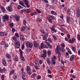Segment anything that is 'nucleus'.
<instances>
[{"mask_svg":"<svg viewBox=\"0 0 80 80\" xmlns=\"http://www.w3.org/2000/svg\"><path fill=\"white\" fill-rule=\"evenodd\" d=\"M8 31H5L4 32V35L5 36H7L8 35Z\"/></svg>","mask_w":80,"mask_h":80,"instance_id":"nucleus-41","label":"nucleus"},{"mask_svg":"<svg viewBox=\"0 0 80 80\" xmlns=\"http://www.w3.org/2000/svg\"><path fill=\"white\" fill-rule=\"evenodd\" d=\"M47 71H48V73H49L50 74H51V73H52V71H51L49 69H48Z\"/></svg>","mask_w":80,"mask_h":80,"instance_id":"nucleus-49","label":"nucleus"},{"mask_svg":"<svg viewBox=\"0 0 80 80\" xmlns=\"http://www.w3.org/2000/svg\"><path fill=\"white\" fill-rule=\"evenodd\" d=\"M0 7L2 12H5L6 10L5 8L2 6H1Z\"/></svg>","mask_w":80,"mask_h":80,"instance_id":"nucleus-13","label":"nucleus"},{"mask_svg":"<svg viewBox=\"0 0 80 80\" xmlns=\"http://www.w3.org/2000/svg\"><path fill=\"white\" fill-rule=\"evenodd\" d=\"M75 58V55L73 54L70 57V61H73Z\"/></svg>","mask_w":80,"mask_h":80,"instance_id":"nucleus-10","label":"nucleus"},{"mask_svg":"<svg viewBox=\"0 0 80 80\" xmlns=\"http://www.w3.org/2000/svg\"><path fill=\"white\" fill-rule=\"evenodd\" d=\"M67 37L68 39H70V33H68L67 35Z\"/></svg>","mask_w":80,"mask_h":80,"instance_id":"nucleus-43","label":"nucleus"},{"mask_svg":"<svg viewBox=\"0 0 80 80\" xmlns=\"http://www.w3.org/2000/svg\"><path fill=\"white\" fill-rule=\"evenodd\" d=\"M55 25H53L51 28V30H52V33H54L55 32H57V30L55 29Z\"/></svg>","mask_w":80,"mask_h":80,"instance_id":"nucleus-4","label":"nucleus"},{"mask_svg":"<svg viewBox=\"0 0 80 80\" xmlns=\"http://www.w3.org/2000/svg\"><path fill=\"white\" fill-rule=\"evenodd\" d=\"M3 70L2 68L0 67V73H3Z\"/></svg>","mask_w":80,"mask_h":80,"instance_id":"nucleus-48","label":"nucleus"},{"mask_svg":"<svg viewBox=\"0 0 80 80\" xmlns=\"http://www.w3.org/2000/svg\"><path fill=\"white\" fill-rule=\"evenodd\" d=\"M55 52L56 54H58V55H60L61 54V53L60 52V50L59 49H56Z\"/></svg>","mask_w":80,"mask_h":80,"instance_id":"nucleus-14","label":"nucleus"},{"mask_svg":"<svg viewBox=\"0 0 80 80\" xmlns=\"http://www.w3.org/2000/svg\"><path fill=\"white\" fill-rule=\"evenodd\" d=\"M46 61L48 65H50V59H49L48 58H46Z\"/></svg>","mask_w":80,"mask_h":80,"instance_id":"nucleus-15","label":"nucleus"},{"mask_svg":"<svg viewBox=\"0 0 80 80\" xmlns=\"http://www.w3.org/2000/svg\"><path fill=\"white\" fill-rule=\"evenodd\" d=\"M35 65H38L39 64L38 62V61H37V60H35Z\"/></svg>","mask_w":80,"mask_h":80,"instance_id":"nucleus-46","label":"nucleus"},{"mask_svg":"<svg viewBox=\"0 0 80 80\" xmlns=\"http://www.w3.org/2000/svg\"><path fill=\"white\" fill-rule=\"evenodd\" d=\"M23 24L24 25H25L27 23V19H25L23 20Z\"/></svg>","mask_w":80,"mask_h":80,"instance_id":"nucleus-25","label":"nucleus"},{"mask_svg":"<svg viewBox=\"0 0 80 80\" xmlns=\"http://www.w3.org/2000/svg\"><path fill=\"white\" fill-rule=\"evenodd\" d=\"M58 60L59 61H60V57H61V55L58 54Z\"/></svg>","mask_w":80,"mask_h":80,"instance_id":"nucleus-56","label":"nucleus"},{"mask_svg":"<svg viewBox=\"0 0 80 80\" xmlns=\"http://www.w3.org/2000/svg\"><path fill=\"white\" fill-rule=\"evenodd\" d=\"M77 19L75 20H74L73 21V23L74 25H75L77 23V20H76Z\"/></svg>","mask_w":80,"mask_h":80,"instance_id":"nucleus-45","label":"nucleus"},{"mask_svg":"<svg viewBox=\"0 0 80 80\" xmlns=\"http://www.w3.org/2000/svg\"><path fill=\"white\" fill-rule=\"evenodd\" d=\"M4 35V32H0V36H3Z\"/></svg>","mask_w":80,"mask_h":80,"instance_id":"nucleus-38","label":"nucleus"},{"mask_svg":"<svg viewBox=\"0 0 80 80\" xmlns=\"http://www.w3.org/2000/svg\"><path fill=\"white\" fill-rule=\"evenodd\" d=\"M49 18H52V20L55 19V17L53 16L50 15L49 16Z\"/></svg>","mask_w":80,"mask_h":80,"instance_id":"nucleus-29","label":"nucleus"},{"mask_svg":"<svg viewBox=\"0 0 80 80\" xmlns=\"http://www.w3.org/2000/svg\"><path fill=\"white\" fill-rule=\"evenodd\" d=\"M7 9L9 12H12V8L11 6L8 7L7 8Z\"/></svg>","mask_w":80,"mask_h":80,"instance_id":"nucleus-12","label":"nucleus"},{"mask_svg":"<svg viewBox=\"0 0 80 80\" xmlns=\"http://www.w3.org/2000/svg\"><path fill=\"white\" fill-rule=\"evenodd\" d=\"M52 37L55 41H57V38L55 35H53Z\"/></svg>","mask_w":80,"mask_h":80,"instance_id":"nucleus-37","label":"nucleus"},{"mask_svg":"<svg viewBox=\"0 0 80 80\" xmlns=\"http://www.w3.org/2000/svg\"><path fill=\"white\" fill-rule=\"evenodd\" d=\"M30 43L29 42H28V41H26L25 42V44H26V45L27 47L28 48V45H29V43Z\"/></svg>","mask_w":80,"mask_h":80,"instance_id":"nucleus-27","label":"nucleus"},{"mask_svg":"<svg viewBox=\"0 0 80 80\" xmlns=\"http://www.w3.org/2000/svg\"><path fill=\"white\" fill-rule=\"evenodd\" d=\"M33 47V44L32 43H29V45L28 48H32V47Z\"/></svg>","mask_w":80,"mask_h":80,"instance_id":"nucleus-17","label":"nucleus"},{"mask_svg":"<svg viewBox=\"0 0 80 80\" xmlns=\"http://www.w3.org/2000/svg\"><path fill=\"white\" fill-rule=\"evenodd\" d=\"M16 45H15L16 48H19L20 47V43L19 41H17L16 42Z\"/></svg>","mask_w":80,"mask_h":80,"instance_id":"nucleus-5","label":"nucleus"},{"mask_svg":"<svg viewBox=\"0 0 80 80\" xmlns=\"http://www.w3.org/2000/svg\"><path fill=\"white\" fill-rule=\"evenodd\" d=\"M72 42H73L74 43V42H76V40L75 39L73 38H72Z\"/></svg>","mask_w":80,"mask_h":80,"instance_id":"nucleus-55","label":"nucleus"},{"mask_svg":"<svg viewBox=\"0 0 80 80\" xmlns=\"http://www.w3.org/2000/svg\"><path fill=\"white\" fill-rule=\"evenodd\" d=\"M36 75H37L36 74H33L31 76V77L32 78H34V77H36Z\"/></svg>","mask_w":80,"mask_h":80,"instance_id":"nucleus-44","label":"nucleus"},{"mask_svg":"<svg viewBox=\"0 0 80 80\" xmlns=\"http://www.w3.org/2000/svg\"><path fill=\"white\" fill-rule=\"evenodd\" d=\"M15 37H16L17 38H20V34H18V33L16 32L15 34Z\"/></svg>","mask_w":80,"mask_h":80,"instance_id":"nucleus-18","label":"nucleus"},{"mask_svg":"<svg viewBox=\"0 0 80 80\" xmlns=\"http://www.w3.org/2000/svg\"><path fill=\"white\" fill-rule=\"evenodd\" d=\"M12 38L13 40H14V41H17V38L15 36L12 37Z\"/></svg>","mask_w":80,"mask_h":80,"instance_id":"nucleus-31","label":"nucleus"},{"mask_svg":"<svg viewBox=\"0 0 80 80\" xmlns=\"http://www.w3.org/2000/svg\"><path fill=\"white\" fill-rule=\"evenodd\" d=\"M42 56L43 58H45V57H46V54H42Z\"/></svg>","mask_w":80,"mask_h":80,"instance_id":"nucleus-61","label":"nucleus"},{"mask_svg":"<svg viewBox=\"0 0 80 80\" xmlns=\"http://www.w3.org/2000/svg\"><path fill=\"white\" fill-rule=\"evenodd\" d=\"M52 2L54 3H57V0H52Z\"/></svg>","mask_w":80,"mask_h":80,"instance_id":"nucleus-59","label":"nucleus"},{"mask_svg":"<svg viewBox=\"0 0 80 80\" xmlns=\"http://www.w3.org/2000/svg\"><path fill=\"white\" fill-rule=\"evenodd\" d=\"M23 1L25 5H26L27 8H29L30 7V3L28 1V0H23Z\"/></svg>","mask_w":80,"mask_h":80,"instance_id":"nucleus-2","label":"nucleus"},{"mask_svg":"<svg viewBox=\"0 0 80 80\" xmlns=\"http://www.w3.org/2000/svg\"><path fill=\"white\" fill-rule=\"evenodd\" d=\"M6 57L7 58H11V56L9 54H6Z\"/></svg>","mask_w":80,"mask_h":80,"instance_id":"nucleus-22","label":"nucleus"},{"mask_svg":"<svg viewBox=\"0 0 80 80\" xmlns=\"http://www.w3.org/2000/svg\"><path fill=\"white\" fill-rule=\"evenodd\" d=\"M21 60H22L23 62H25V58H24V57L23 56H22L20 57Z\"/></svg>","mask_w":80,"mask_h":80,"instance_id":"nucleus-33","label":"nucleus"},{"mask_svg":"<svg viewBox=\"0 0 80 80\" xmlns=\"http://www.w3.org/2000/svg\"><path fill=\"white\" fill-rule=\"evenodd\" d=\"M41 78V76L40 75H38L37 77V79L38 80V79H40Z\"/></svg>","mask_w":80,"mask_h":80,"instance_id":"nucleus-62","label":"nucleus"},{"mask_svg":"<svg viewBox=\"0 0 80 80\" xmlns=\"http://www.w3.org/2000/svg\"><path fill=\"white\" fill-rule=\"evenodd\" d=\"M76 14L78 17H80V9H78L77 11Z\"/></svg>","mask_w":80,"mask_h":80,"instance_id":"nucleus-16","label":"nucleus"},{"mask_svg":"<svg viewBox=\"0 0 80 80\" xmlns=\"http://www.w3.org/2000/svg\"><path fill=\"white\" fill-rule=\"evenodd\" d=\"M25 28H26V27H23L21 28V31H23L24 30H25Z\"/></svg>","mask_w":80,"mask_h":80,"instance_id":"nucleus-26","label":"nucleus"},{"mask_svg":"<svg viewBox=\"0 0 80 80\" xmlns=\"http://www.w3.org/2000/svg\"><path fill=\"white\" fill-rule=\"evenodd\" d=\"M33 46L35 48H37L39 47V44L37 43V41H34L33 42Z\"/></svg>","mask_w":80,"mask_h":80,"instance_id":"nucleus-6","label":"nucleus"},{"mask_svg":"<svg viewBox=\"0 0 80 80\" xmlns=\"http://www.w3.org/2000/svg\"><path fill=\"white\" fill-rule=\"evenodd\" d=\"M19 3L20 4L22 5V6H23V7H26L25 5H24V3L23 2H22V1H20Z\"/></svg>","mask_w":80,"mask_h":80,"instance_id":"nucleus-20","label":"nucleus"},{"mask_svg":"<svg viewBox=\"0 0 80 80\" xmlns=\"http://www.w3.org/2000/svg\"><path fill=\"white\" fill-rule=\"evenodd\" d=\"M27 72L29 75H30L31 74H32V73L31 72H30V71L31 70V69H30V68L29 66H27Z\"/></svg>","mask_w":80,"mask_h":80,"instance_id":"nucleus-3","label":"nucleus"},{"mask_svg":"<svg viewBox=\"0 0 80 80\" xmlns=\"http://www.w3.org/2000/svg\"><path fill=\"white\" fill-rule=\"evenodd\" d=\"M14 73V70H12L11 71V72L10 73V75H12V74H13Z\"/></svg>","mask_w":80,"mask_h":80,"instance_id":"nucleus-51","label":"nucleus"},{"mask_svg":"<svg viewBox=\"0 0 80 80\" xmlns=\"http://www.w3.org/2000/svg\"><path fill=\"white\" fill-rule=\"evenodd\" d=\"M5 76H4V75H2L1 76V79H2V80H4V78H5Z\"/></svg>","mask_w":80,"mask_h":80,"instance_id":"nucleus-57","label":"nucleus"},{"mask_svg":"<svg viewBox=\"0 0 80 80\" xmlns=\"http://www.w3.org/2000/svg\"><path fill=\"white\" fill-rule=\"evenodd\" d=\"M60 50L61 52H62L63 53L65 52V49L63 48H62L60 49Z\"/></svg>","mask_w":80,"mask_h":80,"instance_id":"nucleus-30","label":"nucleus"},{"mask_svg":"<svg viewBox=\"0 0 80 80\" xmlns=\"http://www.w3.org/2000/svg\"><path fill=\"white\" fill-rule=\"evenodd\" d=\"M20 40H21V41H24L25 40V38L24 37V36H23V35H20Z\"/></svg>","mask_w":80,"mask_h":80,"instance_id":"nucleus-9","label":"nucleus"},{"mask_svg":"<svg viewBox=\"0 0 80 80\" xmlns=\"http://www.w3.org/2000/svg\"><path fill=\"white\" fill-rule=\"evenodd\" d=\"M48 41L49 42H50V43H52V39H51L50 38H48Z\"/></svg>","mask_w":80,"mask_h":80,"instance_id":"nucleus-34","label":"nucleus"},{"mask_svg":"<svg viewBox=\"0 0 80 80\" xmlns=\"http://www.w3.org/2000/svg\"><path fill=\"white\" fill-rule=\"evenodd\" d=\"M47 47L46 45H44L43 43H42L41 44V47H40L39 49H43V48H46Z\"/></svg>","mask_w":80,"mask_h":80,"instance_id":"nucleus-7","label":"nucleus"},{"mask_svg":"<svg viewBox=\"0 0 80 80\" xmlns=\"http://www.w3.org/2000/svg\"><path fill=\"white\" fill-rule=\"evenodd\" d=\"M18 10H20L21 8H22V6H20V5H18Z\"/></svg>","mask_w":80,"mask_h":80,"instance_id":"nucleus-52","label":"nucleus"},{"mask_svg":"<svg viewBox=\"0 0 80 80\" xmlns=\"http://www.w3.org/2000/svg\"><path fill=\"white\" fill-rule=\"evenodd\" d=\"M77 39L78 40H79L80 41V35H77Z\"/></svg>","mask_w":80,"mask_h":80,"instance_id":"nucleus-54","label":"nucleus"},{"mask_svg":"<svg viewBox=\"0 0 80 80\" xmlns=\"http://www.w3.org/2000/svg\"><path fill=\"white\" fill-rule=\"evenodd\" d=\"M37 12H38V13H41V11H40V10H38V9H37L36 10Z\"/></svg>","mask_w":80,"mask_h":80,"instance_id":"nucleus-60","label":"nucleus"},{"mask_svg":"<svg viewBox=\"0 0 80 80\" xmlns=\"http://www.w3.org/2000/svg\"><path fill=\"white\" fill-rule=\"evenodd\" d=\"M26 12L27 13H30V9H27L25 10Z\"/></svg>","mask_w":80,"mask_h":80,"instance_id":"nucleus-39","label":"nucleus"},{"mask_svg":"<svg viewBox=\"0 0 80 80\" xmlns=\"http://www.w3.org/2000/svg\"><path fill=\"white\" fill-rule=\"evenodd\" d=\"M47 43H48V44L47 45L48 47H49V48H52V45H50V42Z\"/></svg>","mask_w":80,"mask_h":80,"instance_id":"nucleus-32","label":"nucleus"},{"mask_svg":"<svg viewBox=\"0 0 80 80\" xmlns=\"http://www.w3.org/2000/svg\"><path fill=\"white\" fill-rule=\"evenodd\" d=\"M14 17L16 18L17 21H18V20H19V17L17 14H15V16H14Z\"/></svg>","mask_w":80,"mask_h":80,"instance_id":"nucleus-11","label":"nucleus"},{"mask_svg":"<svg viewBox=\"0 0 80 80\" xmlns=\"http://www.w3.org/2000/svg\"><path fill=\"white\" fill-rule=\"evenodd\" d=\"M48 54V55H50L52 54V52H51V51L50 50H48L47 51Z\"/></svg>","mask_w":80,"mask_h":80,"instance_id":"nucleus-28","label":"nucleus"},{"mask_svg":"<svg viewBox=\"0 0 80 80\" xmlns=\"http://www.w3.org/2000/svg\"><path fill=\"white\" fill-rule=\"evenodd\" d=\"M34 67L36 70H39V68H38V67H37V66H34Z\"/></svg>","mask_w":80,"mask_h":80,"instance_id":"nucleus-64","label":"nucleus"},{"mask_svg":"<svg viewBox=\"0 0 80 80\" xmlns=\"http://www.w3.org/2000/svg\"><path fill=\"white\" fill-rule=\"evenodd\" d=\"M71 13V10L70 9H68L67 10V13L68 15H70V13Z\"/></svg>","mask_w":80,"mask_h":80,"instance_id":"nucleus-19","label":"nucleus"},{"mask_svg":"<svg viewBox=\"0 0 80 80\" xmlns=\"http://www.w3.org/2000/svg\"><path fill=\"white\" fill-rule=\"evenodd\" d=\"M9 18V17L7 14H5L4 16L2 18V21L3 22H5V21L8 20Z\"/></svg>","mask_w":80,"mask_h":80,"instance_id":"nucleus-1","label":"nucleus"},{"mask_svg":"<svg viewBox=\"0 0 80 80\" xmlns=\"http://www.w3.org/2000/svg\"><path fill=\"white\" fill-rule=\"evenodd\" d=\"M13 78L14 79V80L17 79V73H14L13 76Z\"/></svg>","mask_w":80,"mask_h":80,"instance_id":"nucleus-24","label":"nucleus"},{"mask_svg":"<svg viewBox=\"0 0 80 80\" xmlns=\"http://www.w3.org/2000/svg\"><path fill=\"white\" fill-rule=\"evenodd\" d=\"M52 63H53L52 64V65H55V64L56 62H55V60L54 59H52Z\"/></svg>","mask_w":80,"mask_h":80,"instance_id":"nucleus-23","label":"nucleus"},{"mask_svg":"<svg viewBox=\"0 0 80 80\" xmlns=\"http://www.w3.org/2000/svg\"><path fill=\"white\" fill-rule=\"evenodd\" d=\"M69 42L71 43H73V41H72V39H69Z\"/></svg>","mask_w":80,"mask_h":80,"instance_id":"nucleus-50","label":"nucleus"},{"mask_svg":"<svg viewBox=\"0 0 80 80\" xmlns=\"http://www.w3.org/2000/svg\"><path fill=\"white\" fill-rule=\"evenodd\" d=\"M2 63L3 65L5 67H6L7 66V62H6V61L5 60V58H3L2 59Z\"/></svg>","mask_w":80,"mask_h":80,"instance_id":"nucleus-8","label":"nucleus"},{"mask_svg":"<svg viewBox=\"0 0 80 80\" xmlns=\"http://www.w3.org/2000/svg\"><path fill=\"white\" fill-rule=\"evenodd\" d=\"M9 25H10V27H11V28H12V27H13V23H9Z\"/></svg>","mask_w":80,"mask_h":80,"instance_id":"nucleus-40","label":"nucleus"},{"mask_svg":"<svg viewBox=\"0 0 80 80\" xmlns=\"http://www.w3.org/2000/svg\"><path fill=\"white\" fill-rule=\"evenodd\" d=\"M67 22L68 23H69L70 21V18L69 16H68L67 18Z\"/></svg>","mask_w":80,"mask_h":80,"instance_id":"nucleus-21","label":"nucleus"},{"mask_svg":"<svg viewBox=\"0 0 80 80\" xmlns=\"http://www.w3.org/2000/svg\"><path fill=\"white\" fill-rule=\"evenodd\" d=\"M48 21L50 23H52V19H51V18L49 19Z\"/></svg>","mask_w":80,"mask_h":80,"instance_id":"nucleus-63","label":"nucleus"},{"mask_svg":"<svg viewBox=\"0 0 80 80\" xmlns=\"http://www.w3.org/2000/svg\"><path fill=\"white\" fill-rule=\"evenodd\" d=\"M51 13H52V14H53V15H56L57 14V13H56V12L53 11H51Z\"/></svg>","mask_w":80,"mask_h":80,"instance_id":"nucleus-35","label":"nucleus"},{"mask_svg":"<svg viewBox=\"0 0 80 80\" xmlns=\"http://www.w3.org/2000/svg\"><path fill=\"white\" fill-rule=\"evenodd\" d=\"M56 50H60V46L58 45L57 46L56 48Z\"/></svg>","mask_w":80,"mask_h":80,"instance_id":"nucleus-47","label":"nucleus"},{"mask_svg":"<svg viewBox=\"0 0 80 80\" xmlns=\"http://www.w3.org/2000/svg\"><path fill=\"white\" fill-rule=\"evenodd\" d=\"M22 78L23 79V80H26V77H25V76H22Z\"/></svg>","mask_w":80,"mask_h":80,"instance_id":"nucleus-53","label":"nucleus"},{"mask_svg":"<svg viewBox=\"0 0 80 80\" xmlns=\"http://www.w3.org/2000/svg\"><path fill=\"white\" fill-rule=\"evenodd\" d=\"M26 10L24 9H22L20 12V13L21 14H22L23 13V12H25Z\"/></svg>","mask_w":80,"mask_h":80,"instance_id":"nucleus-58","label":"nucleus"},{"mask_svg":"<svg viewBox=\"0 0 80 80\" xmlns=\"http://www.w3.org/2000/svg\"><path fill=\"white\" fill-rule=\"evenodd\" d=\"M37 15V12H34L33 13L31 14L32 16H33V15Z\"/></svg>","mask_w":80,"mask_h":80,"instance_id":"nucleus-36","label":"nucleus"},{"mask_svg":"<svg viewBox=\"0 0 80 80\" xmlns=\"http://www.w3.org/2000/svg\"><path fill=\"white\" fill-rule=\"evenodd\" d=\"M72 48L73 51H75L76 50V48L73 47V46H72Z\"/></svg>","mask_w":80,"mask_h":80,"instance_id":"nucleus-42","label":"nucleus"}]
</instances>
